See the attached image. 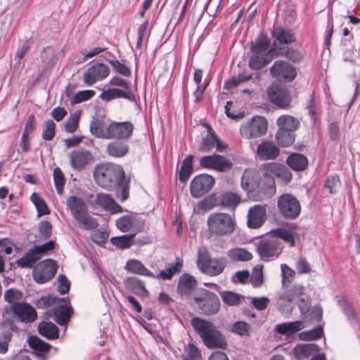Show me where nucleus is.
<instances>
[{
  "mask_svg": "<svg viewBox=\"0 0 360 360\" xmlns=\"http://www.w3.org/2000/svg\"><path fill=\"white\" fill-rule=\"evenodd\" d=\"M224 303L229 306H238L244 301V296L232 291H224L220 293Z\"/></svg>",
  "mask_w": 360,
  "mask_h": 360,
  "instance_id": "obj_48",
  "label": "nucleus"
},
{
  "mask_svg": "<svg viewBox=\"0 0 360 360\" xmlns=\"http://www.w3.org/2000/svg\"><path fill=\"white\" fill-rule=\"evenodd\" d=\"M110 73L108 66L102 63H96L89 66L83 74V81L88 86H92L105 79Z\"/></svg>",
  "mask_w": 360,
  "mask_h": 360,
  "instance_id": "obj_12",
  "label": "nucleus"
},
{
  "mask_svg": "<svg viewBox=\"0 0 360 360\" xmlns=\"http://www.w3.org/2000/svg\"><path fill=\"white\" fill-rule=\"evenodd\" d=\"M277 207L280 214L285 219H295L301 213V204L291 193L282 194L278 198Z\"/></svg>",
  "mask_w": 360,
  "mask_h": 360,
  "instance_id": "obj_7",
  "label": "nucleus"
},
{
  "mask_svg": "<svg viewBox=\"0 0 360 360\" xmlns=\"http://www.w3.org/2000/svg\"><path fill=\"white\" fill-rule=\"evenodd\" d=\"M321 327H317L309 331H303L299 334L300 340H310L319 339L323 335Z\"/></svg>",
  "mask_w": 360,
  "mask_h": 360,
  "instance_id": "obj_64",
  "label": "nucleus"
},
{
  "mask_svg": "<svg viewBox=\"0 0 360 360\" xmlns=\"http://www.w3.org/2000/svg\"><path fill=\"white\" fill-rule=\"evenodd\" d=\"M207 222L209 231L217 236L231 235L235 230V221L226 213H212L208 216Z\"/></svg>",
  "mask_w": 360,
  "mask_h": 360,
  "instance_id": "obj_5",
  "label": "nucleus"
},
{
  "mask_svg": "<svg viewBox=\"0 0 360 360\" xmlns=\"http://www.w3.org/2000/svg\"><path fill=\"white\" fill-rule=\"evenodd\" d=\"M271 34L272 37L281 44H290L296 41L295 32L288 27H276L272 30Z\"/></svg>",
  "mask_w": 360,
  "mask_h": 360,
  "instance_id": "obj_26",
  "label": "nucleus"
},
{
  "mask_svg": "<svg viewBox=\"0 0 360 360\" xmlns=\"http://www.w3.org/2000/svg\"><path fill=\"white\" fill-rule=\"evenodd\" d=\"M38 331L49 340H56L59 336V328L52 322H41L38 326Z\"/></svg>",
  "mask_w": 360,
  "mask_h": 360,
  "instance_id": "obj_40",
  "label": "nucleus"
},
{
  "mask_svg": "<svg viewBox=\"0 0 360 360\" xmlns=\"http://www.w3.org/2000/svg\"><path fill=\"white\" fill-rule=\"evenodd\" d=\"M94 202L96 205L110 212L112 214H117L123 212L122 207L117 204L109 194H97Z\"/></svg>",
  "mask_w": 360,
  "mask_h": 360,
  "instance_id": "obj_23",
  "label": "nucleus"
},
{
  "mask_svg": "<svg viewBox=\"0 0 360 360\" xmlns=\"http://www.w3.org/2000/svg\"><path fill=\"white\" fill-rule=\"evenodd\" d=\"M134 125L131 122H115L110 123L108 139L128 140L133 134Z\"/></svg>",
  "mask_w": 360,
  "mask_h": 360,
  "instance_id": "obj_15",
  "label": "nucleus"
},
{
  "mask_svg": "<svg viewBox=\"0 0 360 360\" xmlns=\"http://www.w3.org/2000/svg\"><path fill=\"white\" fill-rule=\"evenodd\" d=\"M30 200L36 207L39 217L50 213L46 202L38 193H33L30 197Z\"/></svg>",
  "mask_w": 360,
  "mask_h": 360,
  "instance_id": "obj_51",
  "label": "nucleus"
},
{
  "mask_svg": "<svg viewBox=\"0 0 360 360\" xmlns=\"http://www.w3.org/2000/svg\"><path fill=\"white\" fill-rule=\"evenodd\" d=\"M192 304L198 309L200 314L205 316L217 314L221 307L220 300L217 295L204 288L195 293Z\"/></svg>",
  "mask_w": 360,
  "mask_h": 360,
  "instance_id": "obj_4",
  "label": "nucleus"
},
{
  "mask_svg": "<svg viewBox=\"0 0 360 360\" xmlns=\"http://www.w3.org/2000/svg\"><path fill=\"white\" fill-rule=\"evenodd\" d=\"M182 267V260L176 259V262L170 267L161 270L159 274L155 276L154 278L162 279L163 281L171 280L176 273L181 271Z\"/></svg>",
  "mask_w": 360,
  "mask_h": 360,
  "instance_id": "obj_46",
  "label": "nucleus"
},
{
  "mask_svg": "<svg viewBox=\"0 0 360 360\" xmlns=\"http://www.w3.org/2000/svg\"><path fill=\"white\" fill-rule=\"evenodd\" d=\"M226 264L225 257L212 258L203 273L211 276H218L224 271Z\"/></svg>",
  "mask_w": 360,
  "mask_h": 360,
  "instance_id": "obj_36",
  "label": "nucleus"
},
{
  "mask_svg": "<svg viewBox=\"0 0 360 360\" xmlns=\"http://www.w3.org/2000/svg\"><path fill=\"white\" fill-rule=\"evenodd\" d=\"M135 234L123 235L110 238V242L117 248L124 250L129 248L133 245V239Z\"/></svg>",
  "mask_w": 360,
  "mask_h": 360,
  "instance_id": "obj_49",
  "label": "nucleus"
},
{
  "mask_svg": "<svg viewBox=\"0 0 360 360\" xmlns=\"http://www.w3.org/2000/svg\"><path fill=\"white\" fill-rule=\"evenodd\" d=\"M57 269L58 264L55 260L44 259L33 269V278L38 283H46L55 276Z\"/></svg>",
  "mask_w": 360,
  "mask_h": 360,
  "instance_id": "obj_8",
  "label": "nucleus"
},
{
  "mask_svg": "<svg viewBox=\"0 0 360 360\" xmlns=\"http://www.w3.org/2000/svg\"><path fill=\"white\" fill-rule=\"evenodd\" d=\"M271 102L281 108L290 107L291 96L288 90L279 84H272L267 90Z\"/></svg>",
  "mask_w": 360,
  "mask_h": 360,
  "instance_id": "obj_14",
  "label": "nucleus"
},
{
  "mask_svg": "<svg viewBox=\"0 0 360 360\" xmlns=\"http://www.w3.org/2000/svg\"><path fill=\"white\" fill-rule=\"evenodd\" d=\"M199 165L202 168L214 169L218 172H226L233 167V162L228 158L214 154L200 158Z\"/></svg>",
  "mask_w": 360,
  "mask_h": 360,
  "instance_id": "obj_9",
  "label": "nucleus"
},
{
  "mask_svg": "<svg viewBox=\"0 0 360 360\" xmlns=\"http://www.w3.org/2000/svg\"><path fill=\"white\" fill-rule=\"evenodd\" d=\"M79 226L85 230H92L97 228L98 224L95 218L91 217L88 211L74 218Z\"/></svg>",
  "mask_w": 360,
  "mask_h": 360,
  "instance_id": "obj_44",
  "label": "nucleus"
},
{
  "mask_svg": "<svg viewBox=\"0 0 360 360\" xmlns=\"http://www.w3.org/2000/svg\"><path fill=\"white\" fill-rule=\"evenodd\" d=\"M325 186L328 189L330 193H336L340 187L339 176L337 174L328 176L326 181Z\"/></svg>",
  "mask_w": 360,
  "mask_h": 360,
  "instance_id": "obj_63",
  "label": "nucleus"
},
{
  "mask_svg": "<svg viewBox=\"0 0 360 360\" xmlns=\"http://www.w3.org/2000/svg\"><path fill=\"white\" fill-rule=\"evenodd\" d=\"M193 155H188L181 162L179 171V179L181 182H186L193 172Z\"/></svg>",
  "mask_w": 360,
  "mask_h": 360,
  "instance_id": "obj_43",
  "label": "nucleus"
},
{
  "mask_svg": "<svg viewBox=\"0 0 360 360\" xmlns=\"http://www.w3.org/2000/svg\"><path fill=\"white\" fill-rule=\"evenodd\" d=\"M260 176L259 173L252 169H247L243 172L241 178L242 188L250 193L259 188Z\"/></svg>",
  "mask_w": 360,
  "mask_h": 360,
  "instance_id": "obj_21",
  "label": "nucleus"
},
{
  "mask_svg": "<svg viewBox=\"0 0 360 360\" xmlns=\"http://www.w3.org/2000/svg\"><path fill=\"white\" fill-rule=\"evenodd\" d=\"M241 200L238 193L230 191L221 193L216 198L217 205L233 210L241 202Z\"/></svg>",
  "mask_w": 360,
  "mask_h": 360,
  "instance_id": "obj_24",
  "label": "nucleus"
},
{
  "mask_svg": "<svg viewBox=\"0 0 360 360\" xmlns=\"http://www.w3.org/2000/svg\"><path fill=\"white\" fill-rule=\"evenodd\" d=\"M41 62L44 64L38 78L42 77L47 75L55 65L56 56V51L53 46H48L44 47L40 53Z\"/></svg>",
  "mask_w": 360,
  "mask_h": 360,
  "instance_id": "obj_22",
  "label": "nucleus"
},
{
  "mask_svg": "<svg viewBox=\"0 0 360 360\" xmlns=\"http://www.w3.org/2000/svg\"><path fill=\"white\" fill-rule=\"evenodd\" d=\"M101 96L103 100L107 101L118 98H124L130 101H135L136 100L131 89H110L103 92Z\"/></svg>",
  "mask_w": 360,
  "mask_h": 360,
  "instance_id": "obj_32",
  "label": "nucleus"
},
{
  "mask_svg": "<svg viewBox=\"0 0 360 360\" xmlns=\"http://www.w3.org/2000/svg\"><path fill=\"white\" fill-rule=\"evenodd\" d=\"M124 283L127 289L130 290L136 295L141 296L148 295V291L145 288V283L136 277H128L124 280Z\"/></svg>",
  "mask_w": 360,
  "mask_h": 360,
  "instance_id": "obj_35",
  "label": "nucleus"
},
{
  "mask_svg": "<svg viewBox=\"0 0 360 360\" xmlns=\"http://www.w3.org/2000/svg\"><path fill=\"white\" fill-rule=\"evenodd\" d=\"M96 183L108 190H115L116 197L124 202L129 196L130 179L126 177L125 172L121 165L105 162L96 165L93 171Z\"/></svg>",
  "mask_w": 360,
  "mask_h": 360,
  "instance_id": "obj_1",
  "label": "nucleus"
},
{
  "mask_svg": "<svg viewBox=\"0 0 360 360\" xmlns=\"http://www.w3.org/2000/svg\"><path fill=\"white\" fill-rule=\"evenodd\" d=\"M266 218L265 207L262 205H256L248 210L247 225L250 229H258L265 222Z\"/></svg>",
  "mask_w": 360,
  "mask_h": 360,
  "instance_id": "obj_17",
  "label": "nucleus"
},
{
  "mask_svg": "<svg viewBox=\"0 0 360 360\" xmlns=\"http://www.w3.org/2000/svg\"><path fill=\"white\" fill-rule=\"evenodd\" d=\"M272 59V49L264 54L253 53L249 59L248 65L253 70H259L269 64Z\"/></svg>",
  "mask_w": 360,
  "mask_h": 360,
  "instance_id": "obj_29",
  "label": "nucleus"
},
{
  "mask_svg": "<svg viewBox=\"0 0 360 360\" xmlns=\"http://www.w3.org/2000/svg\"><path fill=\"white\" fill-rule=\"evenodd\" d=\"M109 129L110 124H106L100 117H93L89 124L90 132L96 138L108 139Z\"/></svg>",
  "mask_w": 360,
  "mask_h": 360,
  "instance_id": "obj_25",
  "label": "nucleus"
},
{
  "mask_svg": "<svg viewBox=\"0 0 360 360\" xmlns=\"http://www.w3.org/2000/svg\"><path fill=\"white\" fill-rule=\"evenodd\" d=\"M132 213L124 215L116 220L117 227L122 232H127L132 229Z\"/></svg>",
  "mask_w": 360,
  "mask_h": 360,
  "instance_id": "obj_62",
  "label": "nucleus"
},
{
  "mask_svg": "<svg viewBox=\"0 0 360 360\" xmlns=\"http://www.w3.org/2000/svg\"><path fill=\"white\" fill-rule=\"evenodd\" d=\"M50 312L54 316V320L60 326L66 325L73 313V309L67 304H59L51 309Z\"/></svg>",
  "mask_w": 360,
  "mask_h": 360,
  "instance_id": "obj_28",
  "label": "nucleus"
},
{
  "mask_svg": "<svg viewBox=\"0 0 360 360\" xmlns=\"http://www.w3.org/2000/svg\"><path fill=\"white\" fill-rule=\"evenodd\" d=\"M11 311L15 317L22 322H32L37 319L35 309L27 303H16L11 306Z\"/></svg>",
  "mask_w": 360,
  "mask_h": 360,
  "instance_id": "obj_19",
  "label": "nucleus"
},
{
  "mask_svg": "<svg viewBox=\"0 0 360 360\" xmlns=\"http://www.w3.org/2000/svg\"><path fill=\"white\" fill-rule=\"evenodd\" d=\"M304 328L301 321L286 322L276 325V330L281 335H292Z\"/></svg>",
  "mask_w": 360,
  "mask_h": 360,
  "instance_id": "obj_42",
  "label": "nucleus"
},
{
  "mask_svg": "<svg viewBox=\"0 0 360 360\" xmlns=\"http://www.w3.org/2000/svg\"><path fill=\"white\" fill-rule=\"evenodd\" d=\"M200 352L193 343H189L181 355L182 360H199Z\"/></svg>",
  "mask_w": 360,
  "mask_h": 360,
  "instance_id": "obj_57",
  "label": "nucleus"
},
{
  "mask_svg": "<svg viewBox=\"0 0 360 360\" xmlns=\"http://www.w3.org/2000/svg\"><path fill=\"white\" fill-rule=\"evenodd\" d=\"M53 181L54 184L57 191V193L60 195L62 194L64 185L65 182V176L62 172V170L59 167H56L53 169Z\"/></svg>",
  "mask_w": 360,
  "mask_h": 360,
  "instance_id": "obj_59",
  "label": "nucleus"
},
{
  "mask_svg": "<svg viewBox=\"0 0 360 360\" xmlns=\"http://www.w3.org/2000/svg\"><path fill=\"white\" fill-rule=\"evenodd\" d=\"M270 44L267 35L264 33H260L255 39V41L251 43L250 50L253 53L264 54L269 51Z\"/></svg>",
  "mask_w": 360,
  "mask_h": 360,
  "instance_id": "obj_41",
  "label": "nucleus"
},
{
  "mask_svg": "<svg viewBox=\"0 0 360 360\" xmlns=\"http://www.w3.org/2000/svg\"><path fill=\"white\" fill-rule=\"evenodd\" d=\"M275 51L278 56L284 57L295 64L300 63L304 58L303 53L297 49L293 47H278Z\"/></svg>",
  "mask_w": 360,
  "mask_h": 360,
  "instance_id": "obj_30",
  "label": "nucleus"
},
{
  "mask_svg": "<svg viewBox=\"0 0 360 360\" xmlns=\"http://www.w3.org/2000/svg\"><path fill=\"white\" fill-rule=\"evenodd\" d=\"M269 71L274 78L281 82H290L297 76L295 68L283 60L275 61Z\"/></svg>",
  "mask_w": 360,
  "mask_h": 360,
  "instance_id": "obj_11",
  "label": "nucleus"
},
{
  "mask_svg": "<svg viewBox=\"0 0 360 360\" xmlns=\"http://www.w3.org/2000/svg\"><path fill=\"white\" fill-rule=\"evenodd\" d=\"M279 154L278 147L272 141H262L257 147L256 156L259 160H275Z\"/></svg>",
  "mask_w": 360,
  "mask_h": 360,
  "instance_id": "obj_18",
  "label": "nucleus"
},
{
  "mask_svg": "<svg viewBox=\"0 0 360 360\" xmlns=\"http://www.w3.org/2000/svg\"><path fill=\"white\" fill-rule=\"evenodd\" d=\"M227 255L232 261H249L252 258V255L243 248L231 249Z\"/></svg>",
  "mask_w": 360,
  "mask_h": 360,
  "instance_id": "obj_50",
  "label": "nucleus"
},
{
  "mask_svg": "<svg viewBox=\"0 0 360 360\" xmlns=\"http://www.w3.org/2000/svg\"><path fill=\"white\" fill-rule=\"evenodd\" d=\"M71 167L78 171L84 169L92 160L91 153L85 149L74 150L69 154Z\"/></svg>",
  "mask_w": 360,
  "mask_h": 360,
  "instance_id": "obj_16",
  "label": "nucleus"
},
{
  "mask_svg": "<svg viewBox=\"0 0 360 360\" xmlns=\"http://www.w3.org/2000/svg\"><path fill=\"white\" fill-rule=\"evenodd\" d=\"M295 135L293 132L278 129L276 134V141L281 147H288L295 141Z\"/></svg>",
  "mask_w": 360,
  "mask_h": 360,
  "instance_id": "obj_45",
  "label": "nucleus"
},
{
  "mask_svg": "<svg viewBox=\"0 0 360 360\" xmlns=\"http://www.w3.org/2000/svg\"><path fill=\"white\" fill-rule=\"evenodd\" d=\"M67 206L73 218L88 211L85 202L75 195H71L67 199Z\"/></svg>",
  "mask_w": 360,
  "mask_h": 360,
  "instance_id": "obj_33",
  "label": "nucleus"
},
{
  "mask_svg": "<svg viewBox=\"0 0 360 360\" xmlns=\"http://www.w3.org/2000/svg\"><path fill=\"white\" fill-rule=\"evenodd\" d=\"M276 124L278 129L288 130L291 132H295L300 127V121L289 115H283L278 117L276 121Z\"/></svg>",
  "mask_w": 360,
  "mask_h": 360,
  "instance_id": "obj_34",
  "label": "nucleus"
},
{
  "mask_svg": "<svg viewBox=\"0 0 360 360\" xmlns=\"http://www.w3.org/2000/svg\"><path fill=\"white\" fill-rule=\"evenodd\" d=\"M34 248H30L25 255L16 261L18 266L22 268H34L36 263L40 259Z\"/></svg>",
  "mask_w": 360,
  "mask_h": 360,
  "instance_id": "obj_37",
  "label": "nucleus"
},
{
  "mask_svg": "<svg viewBox=\"0 0 360 360\" xmlns=\"http://www.w3.org/2000/svg\"><path fill=\"white\" fill-rule=\"evenodd\" d=\"M27 342L30 348L35 351L48 352L51 348L49 344L44 342L37 336L29 337Z\"/></svg>",
  "mask_w": 360,
  "mask_h": 360,
  "instance_id": "obj_55",
  "label": "nucleus"
},
{
  "mask_svg": "<svg viewBox=\"0 0 360 360\" xmlns=\"http://www.w3.org/2000/svg\"><path fill=\"white\" fill-rule=\"evenodd\" d=\"M291 230L284 228H277L269 232L262 240L258 241L257 251L264 262L276 259L281 254L283 245V241L289 244L290 247L295 246V236L292 230L297 228L295 223L289 224Z\"/></svg>",
  "mask_w": 360,
  "mask_h": 360,
  "instance_id": "obj_2",
  "label": "nucleus"
},
{
  "mask_svg": "<svg viewBox=\"0 0 360 360\" xmlns=\"http://www.w3.org/2000/svg\"><path fill=\"white\" fill-rule=\"evenodd\" d=\"M319 347L315 344H303L297 345L294 348V353L297 358L301 359L309 356L314 352H316Z\"/></svg>",
  "mask_w": 360,
  "mask_h": 360,
  "instance_id": "obj_47",
  "label": "nucleus"
},
{
  "mask_svg": "<svg viewBox=\"0 0 360 360\" xmlns=\"http://www.w3.org/2000/svg\"><path fill=\"white\" fill-rule=\"evenodd\" d=\"M4 298L6 302L15 304L22 298V293L18 289L10 288L4 292Z\"/></svg>",
  "mask_w": 360,
  "mask_h": 360,
  "instance_id": "obj_61",
  "label": "nucleus"
},
{
  "mask_svg": "<svg viewBox=\"0 0 360 360\" xmlns=\"http://www.w3.org/2000/svg\"><path fill=\"white\" fill-rule=\"evenodd\" d=\"M252 77V74H247L243 72L239 74L238 77H233L231 79L226 81L224 84V88L226 89H232L238 86L240 83L248 81Z\"/></svg>",
  "mask_w": 360,
  "mask_h": 360,
  "instance_id": "obj_54",
  "label": "nucleus"
},
{
  "mask_svg": "<svg viewBox=\"0 0 360 360\" xmlns=\"http://www.w3.org/2000/svg\"><path fill=\"white\" fill-rule=\"evenodd\" d=\"M197 285L196 279L189 274H183L179 278L177 292L182 299L188 300Z\"/></svg>",
  "mask_w": 360,
  "mask_h": 360,
  "instance_id": "obj_20",
  "label": "nucleus"
},
{
  "mask_svg": "<svg viewBox=\"0 0 360 360\" xmlns=\"http://www.w3.org/2000/svg\"><path fill=\"white\" fill-rule=\"evenodd\" d=\"M60 299L53 295L42 296L34 301V304L38 309H46L57 303Z\"/></svg>",
  "mask_w": 360,
  "mask_h": 360,
  "instance_id": "obj_56",
  "label": "nucleus"
},
{
  "mask_svg": "<svg viewBox=\"0 0 360 360\" xmlns=\"http://www.w3.org/2000/svg\"><path fill=\"white\" fill-rule=\"evenodd\" d=\"M251 330L250 324L245 321H238L231 326V332L240 336H249Z\"/></svg>",
  "mask_w": 360,
  "mask_h": 360,
  "instance_id": "obj_58",
  "label": "nucleus"
},
{
  "mask_svg": "<svg viewBox=\"0 0 360 360\" xmlns=\"http://www.w3.org/2000/svg\"><path fill=\"white\" fill-rule=\"evenodd\" d=\"M212 258L210 257L208 251L205 248H199L198 252L197 266L203 273L207 265L211 262Z\"/></svg>",
  "mask_w": 360,
  "mask_h": 360,
  "instance_id": "obj_53",
  "label": "nucleus"
},
{
  "mask_svg": "<svg viewBox=\"0 0 360 360\" xmlns=\"http://www.w3.org/2000/svg\"><path fill=\"white\" fill-rule=\"evenodd\" d=\"M129 150L128 143L122 140L111 141L106 146V153L113 158H122L129 153Z\"/></svg>",
  "mask_w": 360,
  "mask_h": 360,
  "instance_id": "obj_27",
  "label": "nucleus"
},
{
  "mask_svg": "<svg viewBox=\"0 0 360 360\" xmlns=\"http://www.w3.org/2000/svg\"><path fill=\"white\" fill-rule=\"evenodd\" d=\"M215 183L214 178L207 174L195 176L190 184V192L192 197L199 198L208 193Z\"/></svg>",
  "mask_w": 360,
  "mask_h": 360,
  "instance_id": "obj_10",
  "label": "nucleus"
},
{
  "mask_svg": "<svg viewBox=\"0 0 360 360\" xmlns=\"http://www.w3.org/2000/svg\"><path fill=\"white\" fill-rule=\"evenodd\" d=\"M288 165L295 171H303L308 165L307 158L300 153H292L286 160Z\"/></svg>",
  "mask_w": 360,
  "mask_h": 360,
  "instance_id": "obj_39",
  "label": "nucleus"
},
{
  "mask_svg": "<svg viewBox=\"0 0 360 360\" xmlns=\"http://www.w3.org/2000/svg\"><path fill=\"white\" fill-rule=\"evenodd\" d=\"M125 269L134 274L155 278V275L137 259H129L126 264Z\"/></svg>",
  "mask_w": 360,
  "mask_h": 360,
  "instance_id": "obj_38",
  "label": "nucleus"
},
{
  "mask_svg": "<svg viewBox=\"0 0 360 360\" xmlns=\"http://www.w3.org/2000/svg\"><path fill=\"white\" fill-rule=\"evenodd\" d=\"M260 169L264 175L275 176L280 179L282 184H288L292 180L290 170L283 165L277 162L264 163Z\"/></svg>",
  "mask_w": 360,
  "mask_h": 360,
  "instance_id": "obj_13",
  "label": "nucleus"
},
{
  "mask_svg": "<svg viewBox=\"0 0 360 360\" xmlns=\"http://www.w3.org/2000/svg\"><path fill=\"white\" fill-rule=\"evenodd\" d=\"M191 323L208 349H226L228 343L225 336L212 322L194 317Z\"/></svg>",
  "mask_w": 360,
  "mask_h": 360,
  "instance_id": "obj_3",
  "label": "nucleus"
},
{
  "mask_svg": "<svg viewBox=\"0 0 360 360\" xmlns=\"http://www.w3.org/2000/svg\"><path fill=\"white\" fill-rule=\"evenodd\" d=\"M56 124L52 120H48L43 127L42 138L45 141H52L56 135Z\"/></svg>",
  "mask_w": 360,
  "mask_h": 360,
  "instance_id": "obj_60",
  "label": "nucleus"
},
{
  "mask_svg": "<svg viewBox=\"0 0 360 360\" xmlns=\"http://www.w3.org/2000/svg\"><path fill=\"white\" fill-rule=\"evenodd\" d=\"M304 287L300 284L293 285L281 297V300H286L288 302H292L296 298L303 296Z\"/></svg>",
  "mask_w": 360,
  "mask_h": 360,
  "instance_id": "obj_52",
  "label": "nucleus"
},
{
  "mask_svg": "<svg viewBox=\"0 0 360 360\" xmlns=\"http://www.w3.org/2000/svg\"><path fill=\"white\" fill-rule=\"evenodd\" d=\"M267 129V120L263 116L255 115L240 124V134L246 140L256 139L264 136Z\"/></svg>",
  "mask_w": 360,
  "mask_h": 360,
  "instance_id": "obj_6",
  "label": "nucleus"
},
{
  "mask_svg": "<svg viewBox=\"0 0 360 360\" xmlns=\"http://www.w3.org/2000/svg\"><path fill=\"white\" fill-rule=\"evenodd\" d=\"M205 126L207 129V134L200 141L198 150L202 153H209L214 148L218 136L210 124H205Z\"/></svg>",
  "mask_w": 360,
  "mask_h": 360,
  "instance_id": "obj_31",
  "label": "nucleus"
}]
</instances>
